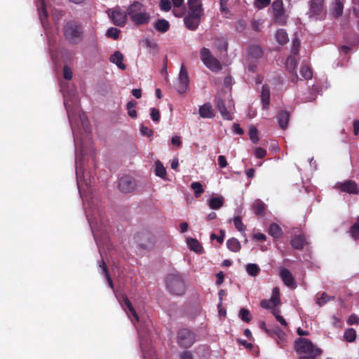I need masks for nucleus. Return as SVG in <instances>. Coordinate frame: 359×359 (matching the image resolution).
I'll use <instances>...</instances> for the list:
<instances>
[{
	"label": "nucleus",
	"instance_id": "f257e3e1",
	"mask_svg": "<svg viewBox=\"0 0 359 359\" xmlns=\"http://www.w3.org/2000/svg\"><path fill=\"white\" fill-rule=\"evenodd\" d=\"M62 91L64 97V104L66 107L69 123L72 126V133L74 138L75 151H76V174L77 180L78 189L83 201V205L85 207V212L88 219V223L94 235L95 240L97 245L99 246V225L98 220H100V210L95 205L89 201L88 197L86 194L95 178L88 171H86L83 168V157L84 156V148L83 142L80 139V128L77 123L76 112L78 111V97L75 92H68L62 88Z\"/></svg>",
	"mask_w": 359,
	"mask_h": 359
},
{
	"label": "nucleus",
	"instance_id": "f03ea898",
	"mask_svg": "<svg viewBox=\"0 0 359 359\" xmlns=\"http://www.w3.org/2000/svg\"><path fill=\"white\" fill-rule=\"evenodd\" d=\"M127 15L135 25L148 24L151 20L150 13L146 6L140 1H133L127 8Z\"/></svg>",
	"mask_w": 359,
	"mask_h": 359
},
{
	"label": "nucleus",
	"instance_id": "7ed1b4c3",
	"mask_svg": "<svg viewBox=\"0 0 359 359\" xmlns=\"http://www.w3.org/2000/svg\"><path fill=\"white\" fill-rule=\"evenodd\" d=\"M189 13L184 18L186 27L190 30H195L201 22L203 13L201 0H188Z\"/></svg>",
	"mask_w": 359,
	"mask_h": 359
},
{
	"label": "nucleus",
	"instance_id": "20e7f679",
	"mask_svg": "<svg viewBox=\"0 0 359 359\" xmlns=\"http://www.w3.org/2000/svg\"><path fill=\"white\" fill-rule=\"evenodd\" d=\"M295 350L299 353H306L313 356L320 355L322 350L315 347L308 339L299 338L295 341Z\"/></svg>",
	"mask_w": 359,
	"mask_h": 359
},
{
	"label": "nucleus",
	"instance_id": "39448f33",
	"mask_svg": "<svg viewBox=\"0 0 359 359\" xmlns=\"http://www.w3.org/2000/svg\"><path fill=\"white\" fill-rule=\"evenodd\" d=\"M327 11L324 0H310L309 16L316 20H323L326 17Z\"/></svg>",
	"mask_w": 359,
	"mask_h": 359
},
{
	"label": "nucleus",
	"instance_id": "423d86ee",
	"mask_svg": "<svg viewBox=\"0 0 359 359\" xmlns=\"http://www.w3.org/2000/svg\"><path fill=\"white\" fill-rule=\"evenodd\" d=\"M201 59L206 67L212 72H217L222 69L219 61L211 54L210 50L207 48H203L201 50Z\"/></svg>",
	"mask_w": 359,
	"mask_h": 359
},
{
	"label": "nucleus",
	"instance_id": "0eeeda50",
	"mask_svg": "<svg viewBox=\"0 0 359 359\" xmlns=\"http://www.w3.org/2000/svg\"><path fill=\"white\" fill-rule=\"evenodd\" d=\"M116 298L131 322L134 325H135V323H138L140 321V317L128 298L125 294H122L121 296L116 295Z\"/></svg>",
	"mask_w": 359,
	"mask_h": 359
},
{
	"label": "nucleus",
	"instance_id": "6e6552de",
	"mask_svg": "<svg viewBox=\"0 0 359 359\" xmlns=\"http://www.w3.org/2000/svg\"><path fill=\"white\" fill-rule=\"evenodd\" d=\"M65 37L73 43H77L82 39L83 32L79 25L69 22L65 27Z\"/></svg>",
	"mask_w": 359,
	"mask_h": 359
},
{
	"label": "nucleus",
	"instance_id": "1a4fd4ad",
	"mask_svg": "<svg viewBox=\"0 0 359 359\" xmlns=\"http://www.w3.org/2000/svg\"><path fill=\"white\" fill-rule=\"evenodd\" d=\"M189 85V78L188 72L184 64H182L178 75L177 82L175 83V88L180 93H184Z\"/></svg>",
	"mask_w": 359,
	"mask_h": 359
},
{
	"label": "nucleus",
	"instance_id": "9d476101",
	"mask_svg": "<svg viewBox=\"0 0 359 359\" xmlns=\"http://www.w3.org/2000/svg\"><path fill=\"white\" fill-rule=\"evenodd\" d=\"M167 286L170 292L176 295H181L185 290V284L183 280L175 276L168 277Z\"/></svg>",
	"mask_w": 359,
	"mask_h": 359
},
{
	"label": "nucleus",
	"instance_id": "9b49d317",
	"mask_svg": "<svg viewBox=\"0 0 359 359\" xmlns=\"http://www.w3.org/2000/svg\"><path fill=\"white\" fill-rule=\"evenodd\" d=\"M263 53L261 48L258 46H252L249 48L248 51V69L250 71H255L256 65L254 64L255 61L262 57Z\"/></svg>",
	"mask_w": 359,
	"mask_h": 359
},
{
	"label": "nucleus",
	"instance_id": "f8f14e48",
	"mask_svg": "<svg viewBox=\"0 0 359 359\" xmlns=\"http://www.w3.org/2000/svg\"><path fill=\"white\" fill-rule=\"evenodd\" d=\"M280 304V291L278 287H274L272 290V295L270 299H264L261 302L260 305L262 308L271 311L273 313V309H277L276 306Z\"/></svg>",
	"mask_w": 359,
	"mask_h": 359
},
{
	"label": "nucleus",
	"instance_id": "ddd939ff",
	"mask_svg": "<svg viewBox=\"0 0 359 359\" xmlns=\"http://www.w3.org/2000/svg\"><path fill=\"white\" fill-rule=\"evenodd\" d=\"M195 341V337L192 332L187 329H182L177 335V342L182 347L191 346Z\"/></svg>",
	"mask_w": 359,
	"mask_h": 359
},
{
	"label": "nucleus",
	"instance_id": "4468645a",
	"mask_svg": "<svg viewBox=\"0 0 359 359\" xmlns=\"http://www.w3.org/2000/svg\"><path fill=\"white\" fill-rule=\"evenodd\" d=\"M335 188L342 192H346L352 194H358L359 189L356 183L351 180H346L342 182H338L335 185Z\"/></svg>",
	"mask_w": 359,
	"mask_h": 359
},
{
	"label": "nucleus",
	"instance_id": "2eb2a0df",
	"mask_svg": "<svg viewBox=\"0 0 359 359\" xmlns=\"http://www.w3.org/2000/svg\"><path fill=\"white\" fill-rule=\"evenodd\" d=\"M217 107L224 118L226 120L232 119L231 114L230 112L231 107V101L230 100H227V103H225V102L222 100H217Z\"/></svg>",
	"mask_w": 359,
	"mask_h": 359
},
{
	"label": "nucleus",
	"instance_id": "dca6fc26",
	"mask_svg": "<svg viewBox=\"0 0 359 359\" xmlns=\"http://www.w3.org/2000/svg\"><path fill=\"white\" fill-rule=\"evenodd\" d=\"M135 182L134 180L129 176H124L119 180L118 187L121 191L123 193L130 192L134 189Z\"/></svg>",
	"mask_w": 359,
	"mask_h": 359
},
{
	"label": "nucleus",
	"instance_id": "f3484780",
	"mask_svg": "<svg viewBox=\"0 0 359 359\" xmlns=\"http://www.w3.org/2000/svg\"><path fill=\"white\" fill-rule=\"evenodd\" d=\"M126 13L119 8H116L109 14L113 22L118 26H123L126 22Z\"/></svg>",
	"mask_w": 359,
	"mask_h": 359
},
{
	"label": "nucleus",
	"instance_id": "a211bd4d",
	"mask_svg": "<svg viewBox=\"0 0 359 359\" xmlns=\"http://www.w3.org/2000/svg\"><path fill=\"white\" fill-rule=\"evenodd\" d=\"M280 276L287 287L295 288L296 283L291 272L285 268H281L279 271Z\"/></svg>",
	"mask_w": 359,
	"mask_h": 359
},
{
	"label": "nucleus",
	"instance_id": "6ab92c4d",
	"mask_svg": "<svg viewBox=\"0 0 359 359\" xmlns=\"http://www.w3.org/2000/svg\"><path fill=\"white\" fill-rule=\"evenodd\" d=\"M224 203V198L222 196H213L208 201V205L212 210H219Z\"/></svg>",
	"mask_w": 359,
	"mask_h": 359
},
{
	"label": "nucleus",
	"instance_id": "aec40b11",
	"mask_svg": "<svg viewBox=\"0 0 359 359\" xmlns=\"http://www.w3.org/2000/svg\"><path fill=\"white\" fill-rule=\"evenodd\" d=\"M343 10V3L340 0H336L331 4L330 13L333 18H338L341 15Z\"/></svg>",
	"mask_w": 359,
	"mask_h": 359
},
{
	"label": "nucleus",
	"instance_id": "412c9836",
	"mask_svg": "<svg viewBox=\"0 0 359 359\" xmlns=\"http://www.w3.org/2000/svg\"><path fill=\"white\" fill-rule=\"evenodd\" d=\"M113 64H115L119 69L124 70L126 68V65L123 62V55L120 51H115L109 58Z\"/></svg>",
	"mask_w": 359,
	"mask_h": 359
},
{
	"label": "nucleus",
	"instance_id": "4be33fe9",
	"mask_svg": "<svg viewBox=\"0 0 359 359\" xmlns=\"http://www.w3.org/2000/svg\"><path fill=\"white\" fill-rule=\"evenodd\" d=\"M199 115L203 118H210L214 116V111L210 103H205L199 108Z\"/></svg>",
	"mask_w": 359,
	"mask_h": 359
},
{
	"label": "nucleus",
	"instance_id": "5701e85b",
	"mask_svg": "<svg viewBox=\"0 0 359 359\" xmlns=\"http://www.w3.org/2000/svg\"><path fill=\"white\" fill-rule=\"evenodd\" d=\"M39 18L41 20L42 26L43 27L46 32H47L46 27V18H47V11L45 8L44 1L40 0V4L37 6Z\"/></svg>",
	"mask_w": 359,
	"mask_h": 359
},
{
	"label": "nucleus",
	"instance_id": "b1692460",
	"mask_svg": "<svg viewBox=\"0 0 359 359\" xmlns=\"http://www.w3.org/2000/svg\"><path fill=\"white\" fill-rule=\"evenodd\" d=\"M187 243L189 249L196 253H201L203 252V247L201 244L195 238H187Z\"/></svg>",
	"mask_w": 359,
	"mask_h": 359
},
{
	"label": "nucleus",
	"instance_id": "393cba45",
	"mask_svg": "<svg viewBox=\"0 0 359 359\" xmlns=\"http://www.w3.org/2000/svg\"><path fill=\"white\" fill-rule=\"evenodd\" d=\"M273 333L277 337V343L283 348L287 342V337L285 333L279 328H276Z\"/></svg>",
	"mask_w": 359,
	"mask_h": 359
},
{
	"label": "nucleus",
	"instance_id": "a878e982",
	"mask_svg": "<svg viewBox=\"0 0 359 359\" xmlns=\"http://www.w3.org/2000/svg\"><path fill=\"white\" fill-rule=\"evenodd\" d=\"M273 9L274 12V16L277 21L283 22L281 20V16L283 12V4L280 1H276L273 4Z\"/></svg>",
	"mask_w": 359,
	"mask_h": 359
},
{
	"label": "nucleus",
	"instance_id": "bb28decb",
	"mask_svg": "<svg viewBox=\"0 0 359 359\" xmlns=\"http://www.w3.org/2000/svg\"><path fill=\"white\" fill-rule=\"evenodd\" d=\"M78 117L82 128L85 133L88 134L90 132V127L89 121L83 112H79Z\"/></svg>",
	"mask_w": 359,
	"mask_h": 359
},
{
	"label": "nucleus",
	"instance_id": "cd10ccee",
	"mask_svg": "<svg viewBox=\"0 0 359 359\" xmlns=\"http://www.w3.org/2000/svg\"><path fill=\"white\" fill-rule=\"evenodd\" d=\"M270 91L269 88L267 86L264 85L262 86L261 99L263 104V107L266 109L269 104Z\"/></svg>",
	"mask_w": 359,
	"mask_h": 359
},
{
	"label": "nucleus",
	"instance_id": "c85d7f7f",
	"mask_svg": "<svg viewBox=\"0 0 359 359\" xmlns=\"http://www.w3.org/2000/svg\"><path fill=\"white\" fill-rule=\"evenodd\" d=\"M154 27L160 32H165L168 30L170 24L166 20L159 19L155 22Z\"/></svg>",
	"mask_w": 359,
	"mask_h": 359
},
{
	"label": "nucleus",
	"instance_id": "c756f323",
	"mask_svg": "<svg viewBox=\"0 0 359 359\" xmlns=\"http://www.w3.org/2000/svg\"><path fill=\"white\" fill-rule=\"evenodd\" d=\"M306 243V239L304 236L300 235L295 236L291 241V245L294 248L301 249L304 247Z\"/></svg>",
	"mask_w": 359,
	"mask_h": 359
},
{
	"label": "nucleus",
	"instance_id": "7c9ffc66",
	"mask_svg": "<svg viewBox=\"0 0 359 359\" xmlns=\"http://www.w3.org/2000/svg\"><path fill=\"white\" fill-rule=\"evenodd\" d=\"M228 249L232 252H237L241 250L240 242L234 238H230L226 241Z\"/></svg>",
	"mask_w": 359,
	"mask_h": 359
},
{
	"label": "nucleus",
	"instance_id": "2f4dec72",
	"mask_svg": "<svg viewBox=\"0 0 359 359\" xmlns=\"http://www.w3.org/2000/svg\"><path fill=\"white\" fill-rule=\"evenodd\" d=\"M269 233L271 236L276 238H278L283 235V231L281 228L275 223H273L270 225Z\"/></svg>",
	"mask_w": 359,
	"mask_h": 359
},
{
	"label": "nucleus",
	"instance_id": "473e14b6",
	"mask_svg": "<svg viewBox=\"0 0 359 359\" xmlns=\"http://www.w3.org/2000/svg\"><path fill=\"white\" fill-rule=\"evenodd\" d=\"M290 115L287 111H283L279 114L278 123L282 129H285L287 127Z\"/></svg>",
	"mask_w": 359,
	"mask_h": 359
},
{
	"label": "nucleus",
	"instance_id": "72a5a7b5",
	"mask_svg": "<svg viewBox=\"0 0 359 359\" xmlns=\"http://www.w3.org/2000/svg\"><path fill=\"white\" fill-rule=\"evenodd\" d=\"M136 105L137 102L134 100L128 102L126 105L128 114L132 118H136L137 116V113L135 109Z\"/></svg>",
	"mask_w": 359,
	"mask_h": 359
},
{
	"label": "nucleus",
	"instance_id": "f704fd0d",
	"mask_svg": "<svg viewBox=\"0 0 359 359\" xmlns=\"http://www.w3.org/2000/svg\"><path fill=\"white\" fill-rule=\"evenodd\" d=\"M245 269L248 274L252 277L257 276L260 271V268L256 264H248Z\"/></svg>",
	"mask_w": 359,
	"mask_h": 359
},
{
	"label": "nucleus",
	"instance_id": "c9c22d12",
	"mask_svg": "<svg viewBox=\"0 0 359 359\" xmlns=\"http://www.w3.org/2000/svg\"><path fill=\"white\" fill-rule=\"evenodd\" d=\"M155 174L156 176L161 177L162 179H165L166 177L165 168L158 161L155 163Z\"/></svg>",
	"mask_w": 359,
	"mask_h": 359
},
{
	"label": "nucleus",
	"instance_id": "e433bc0d",
	"mask_svg": "<svg viewBox=\"0 0 359 359\" xmlns=\"http://www.w3.org/2000/svg\"><path fill=\"white\" fill-rule=\"evenodd\" d=\"M276 38L277 41L282 45L285 44L288 41L287 34L286 32L283 29H278L277 31Z\"/></svg>",
	"mask_w": 359,
	"mask_h": 359
},
{
	"label": "nucleus",
	"instance_id": "4c0bfd02",
	"mask_svg": "<svg viewBox=\"0 0 359 359\" xmlns=\"http://www.w3.org/2000/svg\"><path fill=\"white\" fill-rule=\"evenodd\" d=\"M333 299L334 297L329 296L327 293L323 292L320 296L316 299V304L321 307Z\"/></svg>",
	"mask_w": 359,
	"mask_h": 359
},
{
	"label": "nucleus",
	"instance_id": "58836bf2",
	"mask_svg": "<svg viewBox=\"0 0 359 359\" xmlns=\"http://www.w3.org/2000/svg\"><path fill=\"white\" fill-rule=\"evenodd\" d=\"M191 188L194 190V196L196 198L200 197L204 192L202 184L198 182H192L191 184Z\"/></svg>",
	"mask_w": 359,
	"mask_h": 359
},
{
	"label": "nucleus",
	"instance_id": "ea45409f",
	"mask_svg": "<svg viewBox=\"0 0 359 359\" xmlns=\"http://www.w3.org/2000/svg\"><path fill=\"white\" fill-rule=\"evenodd\" d=\"M254 211L256 215H262L265 212V205L261 201H256L253 205Z\"/></svg>",
	"mask_w": 359,
	"mask_h": 359
},
{
	"label": "nucleus",
	"instance_id": "a19ab883",
	"mask_svg": "<svg viewBox=\"0 0 359 359\" xmlns=\"http://www.w3.org/2000/svg\"><path fill=\"white\" fill-rule=\"evenodd\" d=\"M344 336L346 341L353 342L356 337V331L353 328H348L345 331Z\"/></svg>",
	"mask_w": 359,
	"mask_h": 359
},
{
	"label": "nucleus",
	"instance_id": "79ce46f5",
	"mask_svg": "<svg viewBox=\"0 0 359 359\" xmlns=\"http://www.w3.org/2000/svg\"><path fill=\"white\" fill-rule=\"evenodd\" d=\"M233 224L235 225V227L238 231L240 232L244 233L245 231L246 226L242 222L241 218L239 216H236L233 219Z\"/></svg>",
	"mask_w": 359,
	"mask_h": 359
},
{
	"label": "nucleus",
	"instance_id": "37998d69",
	"mask_svg": "<svg viewBox=\"0 0 359 359\" xmlns=\"http://www.w3.org/2000/svg\"><path fill=\"white\" fill-rule=\"evenodd\" d=\"M238 316L244 322L248 323L251 320L250 313L247 309H241L239 311Z\"/></svg>",
	"mask_w": 359,
	"mask_h": 359
},
{
	"label": "nucleus",
	"instance_id": "c03bdc74",
	"mask_svg": "<svg viewBox=\"0 0 359 359\" xmlns=\"http://www.w3.org/2000/svg\"><path fill=\"white\" fill-rule=\"evenodd\" d=\"M301 75L305 79H311L313 76V72L309 66L305 65L301 68Z\"/></svg>",
	"mask_w": 359,
	"mask_h": 359
},
{
	"label": "nucleus",
	"instance_id": "a18cd8bd",
	"mask_svg": "<svg viewBox=\"0 0 359 359\" xmlns=\"http://www.w3.org/2000/svg\"><path fill=\"white\" fill-rule=\"evenodd\" d=\"M100 267L102 269V272L104 273V275L105 276V277L107 278V280L108 282L109 286L111 289H113L114 288V285H113L112 280L111 279V278L109 277V274L107 273L105 263L103 261H102V263L100 264Z\"/></svg>",
	"mask_w": 359,
	"mask_h": 359
},
{
	"label": "nucleus",
	"instance_id": "49530a36",
	"mask_svg": "<svg viewBox=\"0 0 359 359\" xmlns=\"http://www.w3.org/2000/svg\"><path fill=\"white\" fill-rule=\"evenodd\" d=\"M297 66V60L294 57L290 56L286 60V67L289 71H293Z\"/></svg>",
	"mask_w": 359,
	"mask_h": 359
},
{
	"label": "nucleus",
	"instance_id": "de8ad7c7",
	"mask_svg": "<svg viewBox=\"0 0 359 359\" xmlns=\"http://www.w3.org/2000/svg\"><path fill=\"white\" fill-rule=\"evenodd\" d=\"M273 315L275 316L277 321H278L284 327H287V323L283 316L280 315V311L278 309H273Z\"/></svg>",
	"mask_w": 359,
	"mask_h": 359
},
{
	"label": "nucleus",
	"instance_id": "09e8293b",
	"mask_svg": "<svg viewBox=\"0 0 359 359\" xmlns=\"http://www.w3.org/2000/svg\"><path fill=\"white\" fill-rule=\"evenodd\" d=\"M150 116L153 121L158 123L161 118L159 110L156 108H151Z\"/></svg>",
	"mask_w": 359,
	"mask_h": 359
},
{
	"label": "nucleus",
	"instance_id": "8fccbe9b",
	"mask_svg": "<svg viewBox=\"0 0 359 359\" xmlns=\"http://www.w3.org/2000/svg\"><path fill=\"white\" fill-rule=\"evenodd\" d=\"M142 43L147 48H149L153 50H157L158 45L157 43L152 40H150L149 39H144L142 41Z\"/></svg>",
	"mask_w": 359,
	"mask_h": 359
},
{
	"label": "nucleus",
	"instance_id": "3c124183",
	"mask_svg": "<svg viewBox=\"0 0 359 359\" xmlns=\"http://www.w3.org/2000/svg\"><path fill=\"white\" fill-rule=\"evenodd\" d=\"M119 34L120 31L114 27L109 28L107 32V36L114 39H117L119 36Z\"/></svg>",
	"mask_w": 359,
	"mask_h": 359
},
{
	"label": "nucleus",
	"instance_id": "603ef678",
	"mask_svg": "<svg viewBox=\"0 0 359 359\" xmlns=\"http://www.w3.org/2000/svg\"><path fill=\"white\" fill-rule=\"evenodd\" d=\"M159 6L161 11H168L171 8V3L169 0H161Z\"/></svg>",
	"mask_w": 359,
	"mask_h": 359
},
{
	"label": "nucleus",
	"instance_id": "864d4df0",
	"mask_svg": "<svg viewBox=\"0 0 359 359\" xmlns=\"http://www.w3.org/2000/svg\"><path fill=\"white\" fill-rule=\"evenodd\" d=\"M350 233L354 238H359V218L358 222L355 223L351 229Z\"/></svg>",
	"mask_w": 359,
	"mask_h": 359
},
{
	"label": "nucleus",
	"instance_id": "5fc2aeb1",
	"mask_svg": "<svg viewBox=\"0 0 359 359\" xmlns=\"http://www.w3.org/2000/svg\"><path fill=\"white\" fill-rule=\"evenodd\" d=\"M249 135L252 142L256 143L258 141L257 130L255 127H251L250 128Z\"/></svg>",
	"mask_w": 359,
	"mask_h": 359
},
{
	"label": "nucleus",
	"instance_id": "6e6d98bb",
	"mask_svg": "<svg viewBox=\"0 0 359 359\" xmlns=\"http://www.w3.org/2000/svg\"><path fill=\"white\" fill-rule=\"evenodd\" d=\"M271 0H255V6L258 9H262L270 4Z\"/></svg>",
	"mask_w": 359,
	"mask_h": 359
},
{
	"label": "nucleus",
	"instance_id": "4d7b16f0",
	"mask_svg": "<svg viewBox=\"0 0 359 359\" xmlns=\"http://www.w3.org/2000/svg\"><path fill=\"white\" fill-rule=\"evenodd\" d=\"M63 76L67 80L72 79V71L68 66H65L63 68Z\"/></svg>",
	"mask_w": 359,
	"mask_h": 359
},
{
	"label": "nucleus",
	"instance_id": "13d9d810",
	"mask_svg": "<svg viewBox=\"0 0 359 359\" xmlns=\"http://www.w3.org/2000/svg\"><path fill=\"white\" fill-rule=\"evenodd\" d=\"M140 133L142 135L150 137L153 135V130L149 128L142 126L140 128Z\"/></svg>",
	"mask_w": 359,
	"mask_h": 359
},
{
	"label": "nucleus",
	"instance_id": "bf43d9fd",
	"mask_svg": "<svg viewBox=\"0 0 359 359\" xmlns=\"http://www.w3.org/2000/svg\"><path fill=\"white\" fill-rule=\"evenodd\" d=\"M266 154V151L261 147L256 148L255 150V155L259 158H264Z\"/></svg>",
	"mask_w": 359,
	"mask_h": 359
},
{
	"label": "nucleus",
	"instance_id": "052dcab7",
	"mask_svg": "<svg viewBox=\"0 0 359 359\" xmlns=\"http://www.w3.org/2000/svg\"><path fill=\"white\" fill-rule=\"evenodd\" d=\"M220 233H221V236H217L215 233L211 234L210 239L211 240L216 239L219 243H222L224 241L225 233L223 230H221Z\"/></svg>",
	"mask_w": 359,
	"mask_h": 359
},
{
	"label": "nucleus",
	"instance_id": "680f3d73",
	"mask_svg": "<svg viewBox=\"0 0 359 359\" xmlns=\"http://www.w3.org/2000/svg\"><path fill=\"white\" fill-rule=\"evenodd\" d=\"M171 142H172V144L174 146H175V147H178V148L181 147V146H182V141H181V138H180V136H178V135H174V136H172V139H171Z\"/></svg>",
	"mask_w": 359,
	"mask_h": 359
},
{
	"label": "nucleus",
	"instance_id": "e2e57ef3",
	"mask_svg": "<svg viewBox=\"0 0 359 359\" xmlns=\"http://www.w3.org/2000/svg\"><path fill=\"white\" fill-rule=\"evenodd\" d=\"M292 46H293L292 53L294 54H297L298 51H299V46H300L299 40L297 39H294L292 41Z\"/></svg>",
	"mask_w": 359,
	"mask_h": 359
},
{
	"label": "nucleus",
	"instance_id": "0e129e2a",
	"mask_svg": "<svg viewBox=\"0 0 359 359\" xmlns=\"http://www.w3.org/2000/svg\"><path fill=\"white\" fill-rule=\"evenodd\" d=\"M347 322L349 325L358 324L359 323V318L354 314L351 315L349 316Z\"/></svg>",
	"mask_w": 359,
	"mask_h": 359
},
{
	"label": "nucleus",
	"instance_id": "69168bd1",
	"mask_svg": "<svg viewBox=\"0 0 359 359\" xmlns=\"http://www.w3.org/2000/svg\"><path fill=\"white\" fill-rule=\"evenodd\" d=\"M218 163L221 168H225L227 165V162L224 156H219Z\"/></svg>",
	"mask_w": 359,
	"mask_h": 359
},
{
	"label": "nucleus",
	"instance_id": "338daca9",
	"mask_svg": "<svg viewBox=\"0 0 359 359\" xmlns=\"http://www.w3.org/2000/svg\"><path fill=\"white\" fill-rule=\"evenodd\" d=\"M353 133L355 135H358L359 134V121L354 120L353 123Z\"/></svg>",
	"mask_w": 359,
	"mask_h": 359
},
{
	"label": "nucleus",
	"instance_id": "774afa93",
	"mask_svg": "<svg viewBox=\"0 0 359 359\" xmlns=\"http://www.w3.org/2000/svg\"><path fill=\"white\" fill-rule=\"evenodd\" d=\"M181 359H194L192 354L189 351H184L181 355Z\"/></svg>",
	"mask_w": 359,
	"mask_h": 359
}]
</instances>
